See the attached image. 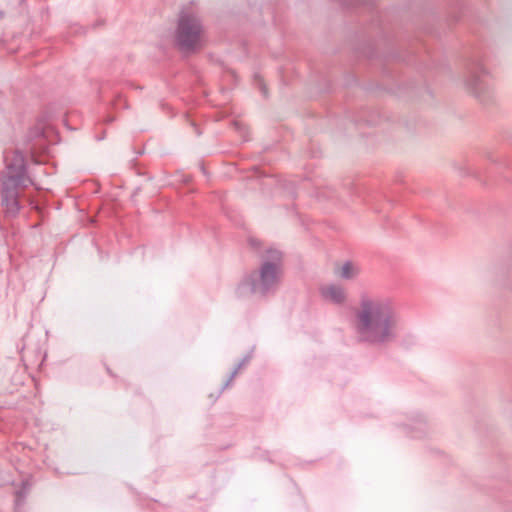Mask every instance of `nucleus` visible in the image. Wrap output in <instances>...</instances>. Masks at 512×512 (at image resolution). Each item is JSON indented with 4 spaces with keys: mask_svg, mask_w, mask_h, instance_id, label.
<instances>
[{
    "mask_svg": "<svg viewBox=\"0 0 512 512\" xmlns=\"http://www.w3.org/2000/svg\"><path fill=\"white\" fill-rule=\"evenodd\" d=\"M393 57L398 59V60L406 61L405 58L402 57L399 53L394 54Z\"/></svg>",
    "mask_w": 512,
    "mask_h": 512,
    "instance_id": "ddd939ff",
    "label": "nucleus"
},
{
    "mask_svg": "<svg viewBox=\"0 0 512 512\" xmlns=\"http://www.w3.org/2000/svg\"><path fill=\"white\" fill-rule=\"evenodd\" d=\"M25 497H26V492L24 490H19L16 492V500H15V510L16 511L23 505Z\"/></svg>",
    "mask_w": 512,
    "mask_h": 512,
    "instance_id": "f8f14e48",
    "label": "nucleus"
},
{
    "mask_svg": "<svg viewBox=\"0 0 512 512\" xmlns=\"http://www.w3.org/2000/svg\"><path fill=\"white\" fill-rule=\"evenodd\" d=\"M254 82H255V85L261 91L262 95L264 97H266L267 96V88H266L265 83H264L263 79L261 78V76L258 75V74H255L254 75Z\"/></svg>",
    "mask_w": 512,
    "mask_h": 512,
    "instance_id": "9b49d317",
    "label": "nucleus"
},
{
    "mask_svg": "<svg viewBox=\"0 0 512 512\" xmlns=\"http://www.w3.org/2000/svg\"><path fill=\"white\" fill-rule=\"evenodd\" d=\"M401 326L396 303L390 298L363 296L353 312L352 329L358 344L382 350L393 344Z\"/></svg>",
    "mask_w": 512,
    "mask_h": 512,
    "instance_id": "f257e3e1",
    "label": "nucleus"
},
{
    "mask_svg": "<svg viewBox=\"0 0 512 512\" xmlns=\"http://www.w3.org/2000/svg\"><path fill=\"white\" fill-rule=\"evenodd\" d=\"M114 121V117H111V116H108L106 119H105V122L106 123H111Z\"/></svg>",
    "mask_w": 512,
    "mask_h": 512,
    "instance_id": "2eb2a0df",
    "label": "nucleus"
},
{
    "mask_svg": "<svg viewBox=\"0 0 512 512\" xmlns=\"http://www.w3.org/2000/svg\"><path fill=\"white\" fill-rule=\"evenodd\" d=\"M26 139L28 143H31L30 150L32 152L37 149L45 150L47 148V131L41 124L32 127L28 131Z\"/></svg>",
    "mask_w": 512,
    "mask_h": 512,
    "instance_id": "0eeeda50",
    "label": "nucleus"
},
{
    "mask_svg": "<svg viewBox=\"0 0 512 512\" xmlns=\"http://www.w3.org/2000/svg\"><path fill=\"white\" fill-rule=\"evenodd\" d=\"M204 28L198 16L189 12H181L175 31V43L183 53L196 51L203 41Z\"/></svg>",
    "mask_w": 512,
    "mask_h": 512,
    "instance_id": "39448f33",
    "label": "nucleus"
},
{
    "mask_svg": "<svg viewBox=\"0 0 512 512\" xmlns=\"http://www.w3.org/2000/svg\"><path fill=\"white\" fill-rule=\"evenodd\" d=\"M27 485H28L27 482H23V489H25Z\"/></svg>",
    "mask_w": 512,
    "mask_h": 512,
    "instance_id": "dca6fc26",
    "label": "nucleus"
},
{
    "mask_svg": "<svg viewBox=\"0 0 512 512\" xmlns=\"http://www.w3.org/2000/svg\"><path fill=\"white\" fill-rule=\"evenodd\" d=\"M105 138V132H103L102 134H99V136H96V140L98 141H101Z\"/></svg>",
    "mask_w": 512,
    "mask_h": 512,
    "instance_id": "4468645a",
    "label": "nucleus"
},
{
    "mask_svg": "<svg viewBox=\"0 0 512 512\" xmlns=\"http://www.w3.org/2000/svg\"><path fill=\"white\" fill-rule=\"evenodd\" d=\"M465 83L473 96L482 104L488 105L495 98L494 83L483 59L476 54L465 63Z\"/></svg>",
    "mask_w": 512,
    "mask_h": 512,
    "instance_id": "20e7f679",
    "label": "nucleus"
},
{
    "mask_svg": "<svg viewBox=\"0 0 512 512\" xmlns=\"http://www.w3.org/2000/svg\"><path fill=\"white\" fill-rule=\"evenodd\" d=\"M252 353L253 351L251 350L250 352H248L242 359L241 361L236 365V367L234 368V370L231 372L229 378L223 383L221 389H220V393H222L227 387H229L234 379V377L238 374L239 370L244 366L246 365L247 363L250 362V360L252 359Z\"/></svg>",
    "mask_w": 512,
    "mask_h": 512,
    "instance_id": "1a4fd4ad",
    "label": "nucleus"
},
{
    "mask_svg": "<svg viewBox=\"0 0 512 512\" xmlns=\"http://www.w3.org/2000/svg\"><path fill=\"white\" fill-rule=\"evenodd\" d=\"M322 296L337 305L343 304L346 300L345 290L334 284L322 288Z\"/></svg>",
    "mask_w": 512,
    "mask_h": 512,
    "instance_id": "6e6552de",
    "label": "nucleus"
},
{
    "mask_svg": "<svg viewBox=\"0 0 512 512\" xmlns=\"http://www.w3.org/2000/svg\"><path fill=\"white\" fill-rule=\"evenodd\" d=\"M283 278V254L280 250H266L259 267L243 276L238 283L235 294L239 299L254 296L266 299L276 294Z\"/></svg>",
    "mask_w": 512,
    "mask_h": 512,
    "instance_id": "f03ea898",
    "label": "nucleus"
},
{
    "mask_svg": "<svg viewBox=\"0 0 512 512\" xmlns=\"http://www.w3.org/2000/svg\"><path fill=\"white\" fill-rule=\"evenodd\" d=\"M400 426L413 438H421L428 432L426 419L421 413H413L408 417V421L401 423Z\"/></svg>",
    "mask_w": 512,
    "mask_h": 512,
    "instance_id": "423d86ee",
    "label": "nucleus"
},
{
    "mask_svg": "<svg viewBox=\"0 0 512 512\" xmlns=\"http://www.w3.org/2000/svg\"><path fill=\"white\" fill-rule=\"evenodd\" d=\"M5 163V170L0 177L1 205L5 216L14 218L21 210L20 189L33 185V181L27 173L25 158L19 151L6 156Z\"/></svg>",
    "mask_w": 512,
    "mask_h": 512,
    "instance_id": "7ed1b4c3",
    "label": "nucleus"
},
{
    "mask_svg": "<svg viewBox=\"0 0 512 512\" xmlns=\"http://www.w3.org/2000/svg\"><path fill=\"white\" fill-rule=\"evenodd\" d=\"M358 274V269L356 266L352 264V262L347 261L343 264L340 270V277L345 280H351L356 277Z\"/></svg>",
    "mask_w": 512,
    "mask_h": 512,
    "instance_id": "9d476101",
    "label": "nucleus"
}]
</instances>
